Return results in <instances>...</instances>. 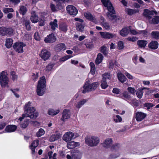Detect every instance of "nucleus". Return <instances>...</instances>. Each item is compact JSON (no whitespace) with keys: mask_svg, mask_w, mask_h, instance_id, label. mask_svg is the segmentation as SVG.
I'll return each mask as SVG.
<instances>
[{"mask_svg":"<svg viewBox=\"0 0 159 159\" xmlns=\"http://www.w3.org/2000/svg\"><path fill=\"white\" fill-rule=\"evenodd\" d=\"M127 90L128 92L132 94H134L136 92L135 89L131 87H129L127 89Z\"/></svg>","mask_w":159,"mask_h":159,"instance_id":"864d4df0","label":"nucleus"},{"mask_svg":"<svg viewBox=\"0 0 159 159\" xmlns=\"http://www.w3.org/2000/svg\"><path fill=\"white\" fill-rule=\"evenodd\" d=\"M90 66L91 67L90 72L92 75H93L95 74L96 71L95 65L93 63L91 62L90 63Z\"/></svg>","mask_w":159,"mask_h":159,"instance_id":"58836bf2","label":"nucleus"},{"mask_svg":"<svg viewBox=\"0 0 159 159\" xmlns=\"http://www.w3.org/2000/svg\"><path fill=\"white\" fill-rule=\"evenodd\" d=\"M11 75L12 79L13 80H16L17 78V76L16 75L14 71H11Z\"/></svg>","mask_w":159,"mask_h":159,"instance_id":"603ef678","label":"nucleus"},{"mask_svg":"<svg viewBox=\"0 0 159 159\" xmlns=\"http://www.w3.org/2000/svg\"><path fill=\"white\" fill-rule=\"evenodd\" d=\"M76 29L77 30L82 32H83L84 30V26L82 25L81 23L77 22L76 23Z\"/></svg>","mask_w":159,"mask_h":159,"instance_id":"72a5a7b5","label":"nucleus"},{"mask_svg":"<svg viewBox=\"0 0 159 159\" xmlns=\"http://www.w3.org/2000/svg\"><path fill=\"white\" fill-rule=\"evenodd\" d=\"M45 133V131L42 129H40L38 132L36 134V136L37 137H39L44 134Z\"/></svg>","mask_w":159,"mask_h":159,"instance_id":"a19ab883","label":"nucleus"},{"mask_svg":"<svg viewBox=\"0 0 159 159\" xmlns=\"http://www.w3.org/2000/svg\"><path fill=\"white\" fill-rule=\"evenodd\" d=\"M111 78V75L109 73H105L102 75V80L106 81L107 80Z\"/></svg>","mask_w":159,"mask_h":159,"instance_id":"37998d69","label":"nucleus"},{"mask_svg":"<svg viewBox=\"0 0 159 159\" xmlns=\"http://www.w3.org/2000/svg\"><path fill=\"white\" fill-rule=\"evenodd\" d=\"M127 40L129 41L134 42L138 39V38L134 37H128L127 38Z\"/></svg>","mask_w":159,"mask_h":159,"instance_id":"69168bd1","label":"nucleus"},{"mask_svg":"<svg viewBox=\"0 0 159 159\" xmlns=\"http://www.w3.org/2000/svg\"><path fill=\"white\" fill-rule=\"evenodd\" d=\"M118 46L119 48L120 49H123L124 48L123 42L122 41H119L118 42Z\"/></svg>","mask_w":159,"mask_h":159,"instance_id":"6e6d98bb","label":"nucleus"},{"mask_svg":"<svg viewBox=\"0 0 159 159\" xmlns=\"http://www.w3.org/2000/svg\"><path fill=\"white\" fill-rule=\"evenodd\" d=\"M57 19H54L53 21L51 22L50 25L51 26V29L53 30H54L56 27H57Z\"/></svg>","mask_w":159,"mask_h":159,"instance_id":"f704fd0d","label":"nucleus"},{"mask_svg":"<svg viewBox=\"0 0 159 159\" xmlns=\"http://www.w3.org/2000/svg\"><path fill=\"white\" fill-rule=\"evenodd\" d=\"M125 75L126 77L130 80H132L133 79V77L128 73L126 72L125 73Z\"/></svg>","mask_w":159,"mask_h":159,"instance_id":"338daca9","label":"nucleus"},{"mask_svg":"<svg viewBox=\"0 0 159 159\" xmlns=\"http://www.w3.org/2000/svg\"><path fill=\"white\" fill-rule=\"evenodd\" d=\"M25 46L26 44L25 43L21 42H18L14 44L13 47L16 52L20 53L24 52L23 48Z\"/></svg>","mask_w":159,"mask_h":159,"instance_id":"6e6552de","label":"nucleus"},{"mask_svg":"<svg viewBox=\"0 0 159 159\" xmlns=\"http://www.w3.org/2000/svg\"><path fill=\"white\" fill-rule=\"evenodd\" d=\"M60 30L62 31L66 32L67 30V25L65 23H62L59 25Z\"/></svg>","mask_w":159,"mask_h":159,"instance_id":"473e14b6","label":"nucleus"},{"mask_svg":"<svg viewBox=\"0 0 159 159\" xmlns=\"http://www.w3.org/2000/svg\"><path fill=\"white\" fill-rule=\"evenodd\" d=\"M34 39L37 40H40V38L39 35V34L38 32H36L34 34Z\"/></svg>","mask_w":159,"mask_h":159,"instance_id":"774afa93","label":"nucleus"},{"mask_svg":"<svg viewBox=\"0 0 159 159\" xmlns=\"http://www.w3.org/2000/svg\"><path fill=\"white\" fill-rule=\"evenodd\" d=\"M104 6L107 8L109 12L107 13V15L108 18L112 20L116 19V16L114 8L109 0H101Z\"/></svg>","mask_w":159,"mask_h":159,"instance_id":"f257e3e1","label":"nucleus"},{"mask_svg":"<svg viewBox=\"0 0 159 159\" xmlns=\"http://www.w3.org/2000/svg\"><path fill=\"white\" fill-rule=\"evenodd\" d=\"M79 136V134L76 133H73L69 131L66 133L64 135L62 139L63 140L67 142L74 139Z\"/></svg>","mask_w":159,"mask_h":159,"instance_id":"423d86ee","label":"nucleus"},{"mask_svg":"<svg viewBox=\"0 0 159 159\" xmlns=\"http://www.w3.org/2000/svg\"><path fill=\"white\" fill-rule=\"evenodd\" d=\"M17 128V127L15 125H10L6 127L5 130L7 132H11L15 131Z\"/></svg>","mask_w":159,"mask_h":159,"instance_id":"5701e85b","label":"nucleus"},{"mask_svg":"<svg viewBox=\"0 0 159 159\" xmlns=\"http://www.w3.org/2000/svg\"><path fill=\"white\" fill-rule=\"evenodd\" d=\"M39 140L36 139L32 143L31 145L30 146V148L31 149L32 153L34 154L35 152V148H36L39 145Z\"/></svg>","mask_w":159,"mask_h":159,"instance_id":"aec40b11","label":"nucleus"},{"mask_svg":"<svg viewBox=\"0 0 159 159\" xmlns=\"http://www.w3.org/2000/svg\"><path fill=\"white\" fill-rule=\"evenodd\" d=\"M72 56H69V55H66L65 57H64L61 58L60 59V61H64L69 58L71 57Z\"/></svg>","mask_w":159,"mask_h":159,"instance_id":"5fc2aeb1","label":"nucleus"},{"mask_svg":"<svg viewBox=\"0 0 159 159\" xmlns=\"http://www.w3.org/2000/svg\"><path fill=\"white\" fill-rule=\"evenodd\" d=\"M71 156L73 159H81L82 154L78 150H76L72 152Z\"/></svg>","mask_w":159,"mask_h":159,"instance_id":"6ab92c4d","label":"nucleus"},{"mask_svg":"<svg viewBox=\"0 0 159 159\" xmlns=\"http://www.w3.org/2000/svg\"><path fill=\"white\" fill-rule=\"evenodd\" d=\"M98 85V83L97 82H94L92 84H89V86H90V88L91 91H93L95 89Z\"/></svg>","mask_w":159,"mask_h":159,"instance_id":"49530a36","label":"nucleus"},{"mask_svg":"<svg viewBox=\"0 0 159 159\" xmlns=\"http://www.w3.org/2000/svg\"><path fill=\"white\" fill-rule=\"evenodd\" d=\"M85 17L88 20H91L94 23H96L97 22L96 18L90 12H86L84 13Z\"/></svg>","mask_w":159,"mask_h":159,"instance_id":"dca6fc26","label":"nucleus"},{"mask_svg":"<svg viewBox=\"0 0 159 159\" xmlns=\"http://www.w3.org/2000/svg\"><path fill=\"white\" fill-rule=\"evenodd\" d=\"M100 35L102 38L108 39L115 37L116 36L115 34H112L107 32H100Z\"/></svg>","mask_w":159,"mask_h":159,"instance_id":"f8f14e48","label":"nucleus"},{"mask_svg":"<svg viewBox=\"0 0 159 159\" xmlns=\"http://www.w3.org/2000/svg\"><path fill=\"white\" fill-rule=\"evenodd\" d=\"M66 10L68 13L73 16H75L78 12L77 9L73 5H69L68 6L66 7Z\"/></svg>","mask_w":159,"mask_h":159,"instance_id":"9d476101","label":"nucleus"},{"mask_svg":"<svg viewBox=\"0 0 159 159\" xmlns=\"http://www.w3.org/2000/svg\"><path fill=\"white\" fill-rule=\"evenodd\" d=\"M30 22L29 20H24V23L26 29L28 30H30L31 29V26L30 25Z\"/></svg>","mask_w":159,"mask_h":159,"instance_id":"e433bc0d","label":"nucleus"},{"mask_svg":"<svg viewBox=\"0 0 159 159\" xmlns=\"http://www.w3.org/2000/svg\"><path fill=\"white\" fill-rule=\"evenodd\" d=\"M44 41L47 43H52L54 42L56 40V38L54 34H51L48 35L44 39Z\"/></svg>","mask_w":159,"mask_h":159,"instance_id":"4468645a","label":"nucleus"},{"mask_svg":"<svg viewBox=\"0 0 159 159\" xmlns=\"http://www.w3.org/2000/svg\"><path fill=\"white\" fill-rule=\"evenodd\" d=\"M86 144L90 147L97 146L99 142V138L97 136L89 135L86 136L85 138Z\"/></svg>","mask_w":159,"mask_h":159,"instance_id":"39448f33","label":"nucleus"},{"mask_svg":"<svg viewBox=\"0 0 159 159\" xmlns=\"http://www.w3.org/2000/svg\"><path fill=\"white\" fill-rule=\"evenodd\" d=\"M87 101V99H83L80 100L79 102H77V104H76L75 106L76 107L79 109Z\"/></svg>","mask_w":159,"mask_h":159,"instance_id":"c85d7f7f","label":"nucleus"},{"mask_svg":"<svg viewBox=\"0 0 159 159\" xmlns=\"http://www.w3.org/2000/svg\"><path fill=\"white\" fill-rule=\"evenodd\" d=\"M101 87L103 89H105L107 87L108 85L106 81H102L101 84Z\"/></svg>","mask_w":159,"mask_h":159,"instance_id":"4d7b16f0","label":"nucleus"},{"mask_svg":"<svg viewBox=\"0 0 159 159\" xmlns=\"http://www.w3.org/2000/svg\"><path fill=\"white\" fill-rule=\"evenodd\" d=\"M50 8L51 10L53 12H55L57 11V9L56 8L55 6L53 4H51Z\"/></svg>","mask_w":159,"mask_h":159,"instance_id":"e2e57ef3","label":"nucleus"},{"mask_svg":"<svg viewBox=\"0 0 159 159\" xmlns=\"http://www.w3.org/2000/svg\"><path fill=\"white\" fill-rule=\"evenodd\" d=\"M27 11L26 7L24 6H22L20 8L19 12L20 14L24 15L26 12Z\"/></svg>","mask_w":159,"mask_h":159,"instance_id":"ea45409f","label":"nucleus"},{"mask_svg":"<svg viewBox=\"0 0 159 159\" xmlns=\"http://www.w3.org/2000/svg\"><path fill=\"white\" fill-rule=\"evenodd\" d=\"M70 113L69 110L66 109L64 110L62 113L61 120L62 121H65L66 120L68 119L70 117Z\"/></svg>","mask_w":159,"mask_h":159,"instance_id":"ddd939ff","label":"nucleus"},{"mask_svg":"<svg viewBox=\"0 0 159 159\" xmlns=\"http://www.w3.org/2000/svg\"><path fill=\"white\" fill-rule=\"evenodd\" d=\"M30 20L33 23H36L39 21L38 16L36 15L35 11L32 12Z\"/></svg>","mask_w":159,"mask_h":159,"instance_id":"393cba45","label":"nucleus"},{"mask_svg":"<svg viewBox=\"0 0 159 159\" xmlns=\"http://www.w3.org/2000/svg\"><path fill=\"white\" fill-rule=\"evenodd\" d=\"M41 57L44 61L48 59L50 56V53L46 49L42 50L40 55Z\"/></svg>","mask_w":159,"mask_h":159,"instance_id":"9b49d317","label":"nucleus"},{"mask_svg":"<svg viewBox=\"0 0 159 159\" xmlns=\"http://www.w3.org/2000/svg\"><path fill=\"white\" fill-rule=\"evenodd\" d=\"M66 48L65 45L61 43L57 44L55 47V49L58 51L65 50Z\"/></svg>","mask_w":159,"mask_h":159,"instance_id":"cd10ccee","label":"nucleus"},{"mask_svg":"<svg viewBox=\"0 0 159 159\" xmlns=\"http://www.w3.org/2000/svg\"><path fill=\"white\" fill-rule=\"evenodd\" d=\"M13 32V30L11 28H6L4 27L0 28V35L2 36L5 35H11Z\"/></svg>","mask_w":159,"mask_h":159,"instance_id":"1a4fd4ad","label":"nucleus"},{"mask_svg":"<svg viewBox=\"0 0 159 159\" xmlns=\"http://www.w3.org/2000/svg\"><path fill=\"white\" fill-rule=\"evenodd\" d=\"M9 82L7 76V73L5 71H2L0 73V83L1 86L5 87L7 86Z\"/></svg>","mask_w":159,"mask_h":159,"instance_id":"0eeeda50","label":"nucleus"},{"mask_svg":"<svg viewBox=\"0 0 159 159\" xmlns=\"http://www.w3.org/2000/svg\"><path fill=\"white\" fill-rule=\"evenodd\" d=\"M61 134H60L52 135L49 138V141L51 142H53L61 138Z\"/></svg>","mask_w":159,"mask_h":159,"instance_id":"a878e982","label":"nucleus"},{"mask_svg":"<svg viewBox=\"0 0 159 159\" xmlns=\"http://www.w3.org/2000/svg\"><path fill=\"white\" fill-rule=\"evenodd\" d=\"M125 12L129 15H131L133 14L138 12L137 10L127 8L125 9Z\"/></svg>","mask_w":159,"mask_h":159,"instance_id":"c9c22d12","label":"nucleus"},{"mask_svg":"<svg viewBox=\"0 0 159 159\" xmlns=\"http://www.w3.org/2000/svg\"><path fill=\"white\" fill-rule=\"evenodd\" d=\"M90 87V86H89L88 83L85 84L83 87L84 89L82 91V93H84L86 92L91 91V89Z\"/></svg>","mask_w":159,"mask_h":159,"instance_id":"7c9ffc66","label":"nucleus"},{"mask_svg":"<svg viewBox=\"0 0 159 159\" xmlns=\"http://www.w3.org/2000/svg\"><path fill=\"white\" fill-rule=\"evenodd\" d=\"M10 90L14 93V95H15L16 97L18 98L19 97V95L16 93V92H17L19 91V89H16L13 90L11 89Z\"/></svg>","mask_w":159,"mask_h":159,"instance_id":"bf43d9fd","label":"nucleus"},{"mask_svg":"<svg viewBox=\"0 0 159 159\" xmlns=\"http://www.w3.org/2000/svg\"><path fill=\"white\" fill-rule=\"evenodd\" d=\"M54 65L53 64H50L48 65L47 66L46 68V70L47 71H50L51 70L53 67L54 66Z\"/></svg>","mask_w":159,"mask_h":159,"instance_id":"13d9d810","label":"nucleus"},{"mask_svg":"<svg viewBox=\"0 0 159 159\" xmlns=\"http://www.w3.org/2000/svg\"><path fill=\"white\" fill-rule=\"evenodd\" d=\"M143 93L142 89H139L136 94L137 97L139 98H141L142 97Z\"/></svg>","mask_w":159,"mask_h":159,"instance_id":"c03bdc74","label":"nucleus"},{"mask_svg":"<svg viewBox=\"0 0 159 159\" xmlns=\"http://www.w3.org/2000/svg\"><path fill=\"white\" fill-rule=\"evenodd\" d=\"M129 30H130V26L123 28L120 31V35L123 37L126 36L129 33Z\"/></svg>","mask_w":159,"mask_h":159,"instance_id":"a211bd4d","label":"nucleus"},{"mask_svg":"<svg viewBox=\"0 0 159 159\" xmlns=\"http://www.w3.org/2000/svg\"><path fill=\"white\" fill-rule=\"evenodd\" d=\"M80 145V143L79 142L71 141L67 143V147L68 148L71 149L78 147Z\"/></svg>","mask_w":159,"mask_h":159,"instance_id":"f3484780","label":"nucleus"},{"mask_svg":"<svg viewBox=\"0 0 159 159\" xmlns=\"http://www.w3.org/2000/svg\"><path fill=\"white\" fill-rule=\"evenodd\" d=\"M147 115L143 112H137L136 113L135 118L137 121H140L143 120L146 117Z\"/></svg>","mask_w":159,"mask_h":159,"instance_id":"2eb2a0df","label":"nucleus"},{"mask_svg":"<svg viewBox=\"0 0 159 159\" xmlns=\"http://www.w3.org/2000/svg\"><path fill=\"white\" fill-rule=\"evenodd\" d=\"M130 95H129L127 92H124L122 93V96L121 97L122 98L129 99L130 98Z\"/></svg>","mask_w":159,"mask_h":159,"instance_id":"3c124183","label":"nucleus"},{"mask_svg":"<svg viewBox=\"0 0 159 159\" xmlns=\"http://www.w3.org/2000/svg\"><path fill=\"white\" fill-rule=\"evenodd\" d=\"M101 51L104 55H106L108 53V50L105 46H103L101 48Z\"/></svg>","mask_w":159,"mask_h":159,"instance_id":"de8ad7c7","label":"nucleus"},{"mask_svg":"<svg viewBox=\"0 0 159 159\" xmlns=\"http://www.w3.org/2000/svg\"><path fill=\"white\" fill-rule=\"evenodd\" d=\"M154 105L151 103H146L144 104V107H147V109H149L151 107H153Z\"/></svg>","mask_w":159,"mask_h":159,"instance_id":"052dcab7","label":"nucleus"},{"mask_svg":"<svg viewBox=\"0 0 159 159\" xmlns=\"http://www.w3.org/2000/svg\"><path fill=\"white\" fill-rule=\"evenodd\" d=\"M144 16L148 20L150 23L157 24L159 22V16H155L152 18L151 16L154 15L153 11H150L148 9H145L143 13Z\"/></svg>","mask_w":159,"mask_h":159,"instance_id":"20e7f679","label":"nucleus"},{"mask_svg":"<svg viewBox=\"0 0 159 159\" xmlns=\"http://www.w3.org/2000/svg\"><path fill=\"white\" fill-rule=\"evenodd\" d=\"M12 43V39L10 38H8L6 39L5 45L7 48H10L11 47Z\"/></svg>","mask_w":159,"mask_h":159,"instance_id":"2f4dec72","label":"nucleus"},{"mask_svg":"<svg viewBox=\"0 0 159 159\" xmlns=\"http://www.w3.org/2000/svg\"><path fill=\"white\" fill-rule=\"evenodd\" d=\"M59 112V110L55 111L53 109H50L48 111V113L50 115H55L57 114Z\"/></svg>","mask_w":159,"mask_h":159,"instance_id":"79ce46f5","label":"nucleus"},{"mask_svg":"<svg viewBox=\"0 0 159 159\" xmlns=\"http://www.w3.org/2000/svg\"><path fill=\"white\" fill-rule=\"evenodd\" d=\"M147 42L145 40H139L137 41V44L140 48H144L147 44Z\"/></svg>","mask_w":159,"mask_h":159,"instance_id":"c756f323","label":"nucleus"},{"mask_svg":"<svg viewBox=\"0 0 159 159\" xmlns=\"http://www.w3.org/2000/svg\"><path fill=\"white\" fill-rule=\"evenodd\" d=\"M29 120H27L21 125V127L22 128H25L28 126L29 124Z\"/></svg>","mask_w":159,"mask_h":159,"instance_id":"09e8293b","label":"nucleus"},{"mask_svg":"<svg viewBox=\"0 0 159 159\" xmlns=\"http://www.w3.org/2000/svg\"><path fill=\"white\" fill-rule=\"evenodd\" d=\"M46 82V78L44 76H43L40 78L38 81L36 89V93L38 95L42 96L45 93Z\"/></svg>","mask_w":159,"mask_h":159,"instance_id":"f03ea898","label":"nucleus"},{"mask_svg":"<svg viewBox=\"0 0 159 159\" xmlns=\"http://www.w3.org/2000/svg\"><path fill=\"white\" fill-rule=\"evenodd\" d=\"M117 78L119 81L122 83L125 82L127 80L125 76L121 73L120 72L117 73Z\"/></svg>","mask_w":159,"mask_h":159,"instance_id":"b1692460","label":"nucleus"},{"mask_svg":"<svg viewBox=\"0 0 159 159\" xmlns=\"http://www.w3.org/2000/svg\"><path fill=\"white\" fill-rule=\"evenodd\" d=\"M158 46V43L156 41H152L148 45L149 48L153 49H157Z\"/></svg>","mask_w":159,"mask_h":159,"instance_id":"bb28decb","label":"nucleus"},{"mask_svg":"<svg viewBox=\"0 0 159 159\" xmlns=\"http://www.w3.org/2000/svg\"><path fill=\"white\" fill-rule=\"evenodd\" d=\"M3 11L5 13H7L8 12H12L13 10L11 8H3Z\"/></svg>","mask_w":159,"mask_h":159,"instance_id":"8fccbe9b","label":"nucleus"},{"mask_svg":"<svg viewBox=\"0 0 159 159\" xmlns=\"http://www.w3.org/2000/svg\"><path fill=\"white\" fill-rule=\"evenodd\" d=\"M38 114L35 111L34 107H31L29 108L25 109L24 113L22 115V117L18 119L20 121H21L25 117H29L30 118L35 119L38 117Z\"/></svg>","mask_w":159,"mask_h":159,"instance_id":"7ed1b4c3","label":"nucleus"},{"mask_svg":"<svg viewBox=\"0 0 159 159\" xmlns=\"http://www.w3.org/2000/svg\"><path fill=\"white\" fill-rule=\"evenodd\" d=\"M112 142V140L111 138H108L103 143L104 147L107 148L110 147L111 145Z\"/></svg>","mask_w":159,"mask_h":159,"instance_id":"4be33fe9","label":"nucleus"},{"mask_svg":"<svg viewBox=\"0 0 159 159\" xmlns=\"http://www.w3.org/2000/svg\"><path fill=\"white\" fill-rule=\"evenodd\" d=\"M152 37L155 39H159V32L153 31L152 32Z\"/></svg>","mask_w":159,"mask_h":159,"instance_id":"a18cd8bd","label":"nucleus"},{"mask_svg":"<svg viewBox=\"0 0 159 159\" xmlns=\"http://www.w3.org/2000/svg\"><path fill=\"white\" fill-rule=\"evenodd\" d=\"M113 118L114 121L115 123L121 122L122 120V118L118 115L114 116Z\"/></svg>","mask_w":159,"mask_h":159,"instance_id":"4c0bfd02","label":"nucleus"},{"mask_svg":"<svg viewBox=\"0 0 159 159\" xmlns=\"http://www.w3.org/2000/svg\"><path fill=\"white\" fill-rule=\"evenodd\" d=\"M100 23H101V25L105 29L107 30L110 29V26L109 24L104 21V19L102 17L100 16Z\"/></svg>","mask_w":159,"mask_h":159,"instance_id":"412c9836","label":"nucleus"},{"mask_svg":"<svg viewBox=\"0 0 159 159\" xmlns=\"http://www.w3.org/2000/svg\"><path fill=\"white\" fill-rule=\"evenodd\" d=\"M56 6L57 8L59 10H61L63 8V7L62 6L61 3L60 2H57Z\"/></svg>","mask_w":159,"mask_h":159,"instance_id":"0e129e2a","label":"nucleus"},{"mask_svg":"<svg viewBox=\"0 0 159 159\" xmlns=\"http://www.w3.org/2000/svg\"><path fill=\"white\" fill-rule=\"evenodd\" d=\"M131 34L133 35H136L139 33V32H138L134 30H131V27L130 26V30H129V32Z\"/></svg>","mask_w":159,"mask_h":159,"instance_id":"680f3d73","label":"nucleus"}]
</instances>
